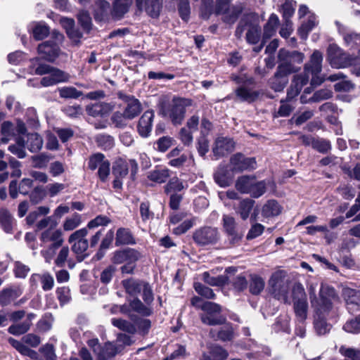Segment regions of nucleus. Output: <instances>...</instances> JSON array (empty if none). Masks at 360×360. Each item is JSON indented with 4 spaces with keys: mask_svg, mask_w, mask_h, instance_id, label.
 <instances>
[{
    "mask_svg": "<svg viewBox=\"0 0 360 360\" xmlns=\"http://www.w3.org/2000/svg\"><path fill=\"white\" fill-rule=\"evenodd\" d=\"M312 148L319 153H326L331 148L330 143L325 139L315 138L313 141Z\"/></svg>",
    "mask_w": 360,
    "mask_h": 360,
    "instance_id": "nucleus-59",
    "label": "nucleus"
},
{
    "mask_svg": "<svg viewBox=\"0 0 360 360\" xmlns=\"http://www.w3.org/2000/svg\"><path fill=\"white\" fill-rule=\"evenodd\" d=\"M254 204L255 200L252 199H243L239 202L238 205L235 208L236 212L240 215L242 219L245 220L249 217L254 207Z\"/></svg>",
    "mask_w": 360,
    "mask_h": 360,
    "instance_id": "nucleus-28",
    "label": "nucleus"
},
{
    "mask_svg": "<svg viewBox=\"0 0 360 360\" xmlns=\"http://www.w3.org/2000/svg\"><path fill=\"white\" fill-rule=\"evenodd\" d=\"M69 78V74L58 68L53 67L48 75L44 77L41 79V84L45 87L51 86L58 83L65 82L68 81Z\"/></svg>",
    "mask_w": 360,
    "mask_h": 360,
    "instance_id": "nucleus-12",
    "label": "nucleus"
},
{
    "mask_svg": "<svg viewBox=\"0 0 360 360\" xmlns=\"http://www.w3.org/2000/svg\"><path fill=\"white\" fill-rule=\"evenodd\" d=\"M30 326H31L29 325V321H24L22 323L11 325L8 328V331L12 335H20L27 332Z\"/></svg>",
    "mask_w": 360,
    "mask_h": 360,
    "instance_id": "nucleus-52",
    "label": "nucleus"
},
{
    "mask_svg": "<svg viewBox=\"0 0 360 360\" xmlns=\"http://www.w3.org/2000/svg\"><path fill=\"white\" fill-rule=\"evenodd\" d=\"M81 223V215L75 213L71 217L65 219L63 224V228L66 231H72L77 228Z\"/></svg>",
    "mask_w": 360,
    "mask_h": 360,
    "instance_id": "nucleus-47",
    "label": "nucleus"
},
{
    "mask_svg": "<svg viewBox=\"0 0 360 360\" xmlns=\"http://www.w3.org/2000/svg\"><path fill=\"white\" fill-rule=\"evenodd\" d=\"M228 355L226 350L216 345L210 347V354L203 353L201 360H225Z\"/></svg>",
    "mask_w": 360,
    "mask_h": 360,
    "instance_id": "nucleus-26",
    "label": "nucleus"
},
{
    "mask_svg": "<svg viewBox=\"0 0 360 360\" xmlns=\"http://www.w3.org/2000/svg\"><path fill=\"white\" fill-rule=\"evenodd\" d=\"M69 252L70 250L68 246H64L60 250L54 260V263L58 267L65 266V262L68 261Z\"/></svg>",
    "mask_w": 360,
    "mask_h": 360,
    "instance_id": "nucleus-62",
    "label": "nucleus"
},
{
    "mask_svg": "<svg viewBox=\"0 0 360 360\" xmlns=\"http://www.w3.org/2000/svg\"><path fill=\"white\" fill-rule=\"evenodd\" d=\"M266 191V184L264 181H257L256 179L252 184V186L250 188V192L247 194H250L254 198H259Z\"/></svg>",
    "mask_w": 360,
    "mask_h": 360,
    "instance_id": "nucleus-53",
    "label": "nucleus"
},
{
    "mask_svg": "<svg viewBox=\"0 0 360 360\" xmlns=\"http://www.w3.org/2000/svg\"><path fill=\"white\" fill-rule=\"evenodd\" d=\"M0 225L7 233H10L12 231V217L10 213L6 210H0Z\"/></svg>",
    "mask_w": 360,
    "mask_h": 360,
    "instance_id": "nucleus-51",
    "label": "nucleus"
},
{
    "mask_svg": "<svg viewBox=\"0 0 360 360\" xmlns=\"http://www.w3.org/2000/svg\"><path fill=\"white\" fill-rule=\"evenodd\" d=\"M108 160L105 159L104 155L98 153L90 156L88 163V167L91 170H95L99 168L101 165L105 162Z\"/></svg>",
    "mask_w": 360,
    "mask_h": 360,
    "instance_id": "nucleus-56",
    "label": "nucleus"
},
{
    "mask_svg": "<svg viewBox=\"0 0 360 360\" xmlns=\"http://www.w3.org/2000/svg\"><path fill=\"white\" fill-rule=\"evenodd\" d=\"M193 101L189 98H174L162 109L164 116L168 117L173 124H181L184 120L186 109L192 105Z\"/></svg>",
    "mask_w": 360,
    "mask_h": 360,
    "instance_id": "nucleus-2",
    "label": "nucleus"
},
{
    "mask_svg": "<svg viewBox=\"0 0 360 360\" xmlns=\"http://www.w3.org/2000/svg\"><path fill=\"white\" fill-rule=\"evenodd\" d=\"M133 4V0H115L113 3L111 15L113 18L119 20L127 13Z\"/></svg>",
    "mask_w": 360,
    "mask_h": 360,
    "instance_id": "nucleus-21",
    "label": "nucleus"
},
{
    "mask_svg": "<svg viewBox=\"0 0 360 360\" xmlns=\"http://www.w3.org/2000/svg\"><path fill=\"white\" fill-rule=\"evenodd\" d=\"M134 243V238L129 229L124 228L118 229L115 238V245L117 246L121 245H131Z\"/></svg>",
    "mask_w": 360,
    "mask_h": 360,
    "instance_id": "nucleus-29",
    "label": "nucleus"
},
{
    "mask_svg": "<svg viewBox=\"0 0 360 360\" xmlns=\"http://www.w3.org/2000/svg\"><path fill=\"white\" fill-rule=\"evenodd\" d=\"M202 279L206 283L212 286H223L228 281V277L225 275L212 276L207 271L202 274Z\"/></svg>",
    "mask_w": 360,
    "mask_h": 360,
    "instance_id": "nucleus-40",
    "label": "nucleus"
},
{
    "mask_svg": "<svg viewBox=\"0 0 360 360\" xmlns=\"http://www.w3.org/2000/svg\"><path fill=\"white\" fill-rule=\"evenodd\" d=\"M308 81L309 77L305 75H295L292 81V84L289 89L288 90L287 98L290 100L297 96L300 94L303 86L306 85Z\"/></svg>",
    "mask_w": 360,
    "mask_h": 360,
    "instance_id": "nucleus-19",
    "label": "nucleus"
},
{
    "mask_svg": "<svg viewBox=\"0 0 360 360\" xmlns=\"http://www.w3.org/2000/svg\"><path fill=\"white\" fill-rule=\"evenodd\" d=\"M154 118L153 111H146L141 117L138 124V131L143 137H147L151 131L152 123Z\"/></svg>",
    "mask_w": 360,
    "mask_h": 360,
    "instance_id": "nucleus-17",
    "label": "nucleus"
},
{
    "mask_svg": "<svg viewBox=\"0 0 360 360\" xmlns=\"http://www.w3.org/2000/svg\"><path fill=\"white\" fill-rule=\"evenodd\" d=\"M316 24V18L314 15H310L307 22H303L298 30L301 37L306 39L308 33L313 29Z\"/></svg>",
    "mask_w": 360,
    "mask_h": 360,
    "instance_id": "nucleus-54",
    "label": "nucleus"
},
{
    "mask_svg": "<svg viewBox=\"0 0 360 360\" xmlns=\"http://www.w3.org/2000/svg\"><path fill=\"white\" fill-rule=\"evenodd\" d=\"M120 348L117 347L115 343L108 342L103 347H101V350L97 354L98 360H108L120 352Z\"/></svg>",
    "mask_w": 360,
    "mask_h": 360,
    "instance_id": "nucleus-23",
    "label": "nucleus"
},
{
    "mask_svg": "<svg viewBox=\"0 0 360 360\" xmlns=\"http://www.w3.org/2000/svg\"><path fill=\"white\" fill-rule=\"evenodd\" d=\"M52 36L54 41H46L38 46L39 53L49 62H53L59 56L60 49L58 44L63 39V34L56 31L52 32Z\"/></svg>",
    "mask_w": 360,
    "mask_h": 360,
    "instance_id": "nucleus-5",
    "label": "nucleus"
},
{
    "mask_svg": "<svg viewBox=\"0 0 360 360\" xmlns=\"http://www.w3.org/2000/svg\"><path fill=\"white\" fill-rule=\"evenodd\" d=\"M35 277L39 278L41 283V288L44 291L51 290L54 285V278L51 274L46 272L42 274H34L32 276L31 279Z\"/></svg>",
    "mask_w": 360,
    "mask_h": 360,
    "instance_id": "nucleus-43",
    "label": "nucleus"
},
{
    "mask_svg": "<svg viewBox=\"0 0 360 360\" xmlns=\"http://www.w3.org/2000/svg\"><path fill=\"white\" fill-rule=\"evenodd\" d=\"M145 281L129 278L122 281V284L127 294L131 296H136L143 288Z\"/></svg>",
    "mask_w": 360,
    "mask_h": 360,
    "instance_id": "nucleus-25",
    "label": "nucleus"
},
{
    "mask_svg": "<svg viewBox=\"0 0 360 360\" xmlns=\"http://www.w3.org/2000/svg\"><path fill=\"white\" fill-rule=\"evenodd\" d=\"M327 60L334 68H345L360 64V51L354 56L344 51L335 44H330L327 49Z\"/></svg>",
    "mask_w": 360,
    "mask_h": 360,
    "instance_id": "nucleus-1",
    "label": "nucleus"
},
{
    "mask_svg": "<svg viewBox=\"0 0 360 360\" xmlns=\"http://www.w3.org/2000/svg\"><path fill=\"white\" fill-rule=\"evenodd\" d=\"M279 20L276 15L271 14L268 22L264 27L263 41L266 42L267 39L271 38L276 32V28L278 24Z\"/></svg>",
    "mask_w": 360,
    "mask_h": 360,
    "instance_id": "nucleus-31",
    "label": "nucleus"
},
{
    "mask_svg": "<svg viewBox=\"0 0 360 360\" xmlns=\"http://www.w3.org/2000/svg\"><path fill=\"white\" fill-rule=\"evenodd\" d=\"M343 329L348 333H358L360 332V314L354 319L348 321L343 326Z\"/></svg>",
    "mask_w": 360,
    "mask_h": 360,
    "instance_id": "nucleus-61",
    "label": "nucleus"
},
{
    "mask_svg": "<svg viewBox=\"0 0 360 360\" xmlns=\"http://www.w3.org/2000/svg\"><path fill=\"white\" fill-rule=\"evenodd\" d=\"M236 96L240 101L251 103L259 96V92L249 87L248 84H244L236 89Z\"/></svg>",
    "mask_w": 360,
    "mask_h": 360,
    "instance_id": "nucleus-20",
    "label": "nucleus"
},
{
    "mask_svg": "<svg viewBox=\"0 0 360 360\" xmlns=\"http://www.w3.org/2000/svg\"><path fill=\"white\" fill-rule=\"evenodd\" d=\"M194 288L195 290L201 296L204 297L206 299H214L215 298V294L214 293L213 290L202 285L200 283H194Z\"/></svg>",
    "mask_w": 360,
    "mask_h": 360,
    "instance_id": "nucleus-60",
    "label": "nucleus"
},
{
    "mask_svg": "<svg viewBox=\"0 0 360 360\" xmlns=\"http://www.w3.org/2000/svg\"><path fill=\"white\" fill-rule=\"evenodd\" d=\"M1 133L2 135L1 141L7 143L15 136V129L13 123L9 121L4 122L1 127Z\"/></svg>",
    "mask_w": 360,
    "mask_h": 360,
    "instance_id": "nucleus-42",
    "label": "nucleus"
},
{
    "mask_svg": "<svg viewBox=\"0 0 360 360\" xmlns=\"http://www.w3.org/2000/svg\"><path fill=\"white\" fill-rule=\"evenodd\" d=\"M130 168L131 175L135 176L138 171V164L135 160L131 159L127 162L119 158L115 161L112 165V174L115 177L124 178L129 173Z\"/></svg>",
    "mask_w": 360,
    "mask_h": 360,
    "instance_id": "nucleus-10",
    "label": "nucleus"
},
{
    "mask_svg": "<svg viewBox=\"0 0 360 360\" xmlns=\"http://www.w3.org/2000/svg\"><path fill=\"white\" fill-rule=\"evenodd\" d=\"M309 296L312 306L316 308H322L324 311H330L332 309V300L335 297V292L333 288L322 283L319 299H316L314 288L311 285L309 288Z\"/></svg>",
    "mask_w": 360,
    "mask_h": 360,
    "instance_id": "nucleus-3",
    "label": "nucleus"
},
{
    "mask_svg": "<svg viewBox=\"0 0 360 360\" xmlns=\"http://www.w3.org/2000/svg\"><path fill=\"white\" fill-rule=\"evenodd\" d=\"M126 102L127 106L125 107L124 112L128 119L132 120L141 112V105L139 100L134 97H127Z\"/></svg>",
    "mask_w": 360,
    "mask_h": 360,
    "instance_id": "nucleus-22",
    "label": "nucleus"
},
{
    "mask_svg": "<svg viewBox=\"0 0 360 360\" xmlns=\"http://www.w3.org/2000/svg\"><path fill=\"white\" fill-rule=\"evenodd\" d=\"M129 307L131 310L144 316H149L153 314V309L150 305L146 304L145 305L136 297L129 302Z\"/></svg>",
    "mask_w": 360,
    "mask_h": 360,
    "instance_id": "nucleus-30",
    "label": "nucleus"
},
{
    "mask_svg": "<svg viewBox=\"0 0 360 360\" xmlns=\"http://www.w3.org/2000/svg\"><path fill=\"white\" fill-rule=\"evenodd\" d=\"M110 110V107L106 103H96L86 107L87 113L93 117L103 116Z\"/></svg>",
    "mask_w": 360,
    "mask_h": 360,
    "instance_id": "nucleus-36",
    "label": "nucleus"
},
{
    "mask_svg": "<svg viewBox=\"0 0 360 360\" xmlns=\"http://www.w3.org/2000/svg\"><path fill=\"white\" fill-rule=\"evenodd\" d=\"M241 11L236 6H229L227 11L224 13H221L223 15V20L229 24L234 23L238 18Z\"/></svg>",
    "mask_w": 360,
    "mask_h": 360,
    "instance_id": "nucleus-49",
    "label": "nucleus"
},
{
    "mask_svg": "<svg viewBox=\"0 0 360 360\" xmlns=\"http://www.w3.org/2000/svg\"><path fill=\"white\" fill-rule=\"evenodd\" d=\"M40 240L44 245L51 243V245L61 246L63 243L62 231L51 227L41 233Z\"/></svg>",
    "mask_w": 360,
    "mask_h": 360,
    "instance_id": "nucleus-15",
    "label": "nucleus"
},
{
    "mask_svg": "<svg viewBox=\"0 0 360 360\" xmlns=\"http://www.w3.org/2000/svg\"><path fill=\"white\" fill-rule=\"evenodd\" d=\"M235 172H232V167L228 169L226 166H220L214 174V179L221 187L229 186L233 180Z\"/></svg>",
    "mask_w": 360,
    "mask_h": 360,
    "instance_id": "nucleus-16",
    "label": "nucleus"
},
{
    "mask_svg": "<svg viewBox=\"0 0 360 360\" xmlns=\"http://www.w3.org/2000/svg\"><path fill=\"white\" fill-rule=\"evenodd\" d=\"M51 158V156L46 153H41L39 155L32 156V160L33 166L36 168H44L47 166Z\"/></svg>",
    "mask_w": 360,
    "mask_h": 360,
    "instance_id": "nucleus-58",
    "label": "nucleus"
},
{
    "mask_svg": "<svg viewBox=\"0 0 360 360\" xmlns=\"http://www.w3.org/2000/svg\"><path fill=\"white\" fill-rule=\"evenodd\" d=\"M269 285L272 294L276 299L284 302H287L290 289L289 282L282 276L281 273L274 274L269 280Z\"/></svg>",
    "mask_w": 360,
    "mask_h": 360,
    "instance_id": "nucleus-7",
    "label": "nucleus"
},
{
    "mask_svg": "<svg viewBox=\"0 0 360 360\" xmlns=\"http://www.w3.org/2000/svg\"><path fill=\"white\" fill-rule=\"evenodd\" d=\"M49 33V28L44 24L38 23L37 24L33 30V37L37 40H41L48 36Z\"/></svg>",
    "mask_w": 360,
    "mask_h": 360,
    "instance_id": "nucleus-55",
    "label": "nucleus"
},
{
    "mask_svg": "<svg viewBox=\"0 0 360 360\" xmlns=\"http://www.w3.org/2000/svg\"><path fill=\"white\" fill-rule=\"evenodd\" d=\"M342 295L345 300L349 311L353 312L359 310L360 307V290L349 288L342 290Z\"/></svg>",
    "mask_w": 360,
    "mask_h": 360,
    "instance_id": "nucleus-14",
    "label": "nucleus"
},
{
    "mask_svg": "<svg viewBox=\"0 0 360 360\" xmlns=\"http://www.w3.org/2000/svg\"><path fill=\"white\" fill-rule=\"evenodd\" d=\"M221 237L218 229L212 226H203L196 229L193 234L194 242L200 246L214 245Z\"/></svg>",
    "mask_w": 360,
    "mask_h": 360,
    "instance_id": "nucleus-6",
    "label": "nucleus"
},
{
    "mask_svg": "<svg viewBox=\"0 0 360 360\" xmlns=\"http://www.w3.org/2000/svg\"><path fill=\"white\" fill-rule=\"evenodd\" d=\"M8 341L11 345L21 354L27 356L32 359H37L38 358V354L35 351L25 345V343L22 340L18 341L13 338H9Z\"/></svg>",
    "mask_w": 360,
    "mask_h": 360,
    "instance_id": "nucleus-27",
    "label": "nucleus"
},
{
    "mask_svg": "<svg viewBox=\"0 0 360 360\" xmlns=\"http://www.w3.org/2000/svg\"><path fill=\"white\" fill-rule=\"evenodd\" d=\"M28 149L35 153L41 150L43 146V139L40 135L37 133L30 134L27 139Z\"/></svg>",
    "mask_w": 360,
    "mask_h": 360,
    "instance_id": "nucleus-44",
    "label": "nucleus"
},
{
    "mask_svg": "<svg viewBox=\"0 0 360 360\" xmlns=\"http://www.w3.org/2000/svg\"><path fill=\"white\" fill-rule=\"evenodd\" d=\"M218 338L222 341L231 340L234 337L233 329L229 324L224 326L218 332Z\"/></svg>",
    "mask_w": 360,
    "mask_h": 360,
    "instance_id": "nucleus-64",
    "label": "nucleus"
},
{
    "mask_svg": "<svg viewBox=\"0 0 360 360\" xmlns=\"http://www.w3.org/2000/svg\"><path fill=\"white\" fill-rule=\"evenodd\" d=\"M280 64L278 66L277 71L283 76L288 77V75L296 72L299 68H296L289 60H278Z\"/></svg>",
    "mask_w": 360,
    "mask_h": 360,
    "instance_id": "nucleus-45",
    "label": "nucleus"
},
{
    "mask_svg": "<svg viewBox=\"0 0 360 360\" xmlns=\"http://www.w3.org/2000/svg\"><path fill=\"white\" fill-rule=\"evenodd\" d=\"M235 147V143L231 139L226 137H218L214 142L212 153L216 159H219L231 153Z\"/></svg>",
    "mask_w": 360,
    "mask_h": 360,
    "instance_id": "nucleus-11",
    "label": "nucleus"
},
{
    "mask_svg": "<svg viewBox=\"0 0 360 360\" xmlns=\"http://www.w3.org/2000/svg\"><path fill=\"white\" fill-rule=\"evenodd\" d=\"M111 323L115 327L128 333L134 334L136 332V326L127 320L113 318Z\"/></svg>",
    "mask_w": 360,
    "mask_h": 360,
    "instance_id": "nucleus-39",
    "label": "nucleus"
},
{
    "mask_svg": "<svg viewBox=\"0 0 360 360\" xmlns=\"http://www.w3.org/2000/svg\"><path fill=\"white\" fill-rule=\"evenodd\" d=\"M278 60H289L290 62L301 63L304 60V54L302 53L294 51L290 52L285 49H281L278 56Z\"/></svg>",
    "mask_w": 360,
    "mask_h": 360,
    "instance_id": "nucleus-34",
    "label": "nucleus"
},
{
    "mask_svg": "<svg viewBox=\"0 0 360 360\" xmlns=\"http://www.w3.org/2000/svg\"><path fill=\"white\" fill-rule=\"evenodd\" d=\"M294 310L296 316L300 321L307 318L308 304L307 300L293 302Z\"/></svg>",
    "mask_w": 360,
    "mask_h": 360,
    "instance_id": "nucleus-46",
    "label": "nucleus"
},
{
    "mask_svg": "<svg viewBox=\"0 0 360 360\" xmlns=\"http://www.w3.org/2000/svg\"><path fill=\"white\" fill-rule=\"evenodd\" d=\"M59 95L63 98H78L82 95V92L73 86H63L58 89Z\"/></svg>",
    "mask_w": 360,
    "mask_h": 360,
    "instance_id": "nucleus-48",
    "label": "nucleus"
},
{
    "mask_svg": "<svg viewBox=\"0 0 360 360\" xmlns=\"http://www.w3.org/2000/svg\"><path fill=\"white\" fill-rule=\"evenodd\" d=\"M230 166L232 167V172L238 173L255 169L257 162L255 158H246L242 153H238L231 157Z\"/></svg>",
    "mask_w": 360,
    "mask_h": 360,
    "instance_id": "nucleus-9",
    "label": "nucleus"
},
{
    "mask_svg": "<svg viewBox=\"0 0 360 360\" xmlns=\"http://www.w3.org/2000/svg\"><path fill=\"white\" fill-rule=\"evenodd\" d=\"M281 212L279 204L274 200L267 201L263 206L262 213L265 217H270L278 215Z\"/></svg>",
    "mask_w": 360,
    "mask_h": 360,
    "instance_id": "nucleus-35",
    "label": "nucleus"
},
{
    "mask_svg": "<svg viewBox=\"0 0 360 360\" xmlns=\"http://www.w3.org/2000/svg\"><path fill=\"white\" fill-rule=\"evenodd\" d=\"M260 33L261 29L259 25H251L246 33L247 41L252 44H257L260 39Z\"/></svg>",
    "mask_w": 360,
    "mask_h": 360,
    "instance_id": "nucleus-50",
    "label": "nucleus"
},
{
    "mask_svg": "<svg viewBox=\"0 0 360 360\" xmlns=\"http://www.w3.org/2000/svg\"><path fill=\"white\" fill-rule=\"evenodd\" d=\"M255 177L253 176H241L238 178L236 182V188L241 193H248L252 186Z\"/></svg>",
    "mask_w": 360,
    "mask_h": 360,
    "instance_id": "nucleus-33",
    "label": "nucleus"
},
{
    "mask_svg": "<svg viewBox=\"0 0 360 360\" xmlns=\"http://www.w3.org/2000/svg\"><path fill=\"white\" fill-rule=\"evenodd\" d=\"M146 12L152 18L159 16L162 8V0H146Z\"/></svg>",
    "mask_w": 360,
    "mask_h": 360,
    "instance_id": "nucleus-41",
    "label": "nucleus"
},
{
    "mask_svg": "<svg viewBox=\"0 0 360 360\" xmlns=\"http://www.w3.org/2000/svg\"><path fill=\"white\" fill-rule=\"evenodd\" d=\"M322 53L316 50L311 56L309 63L304 65V72L302 75H305L309 78V75H311V84H320L322 80H319L317 75L321 72L322 70Z\"/></svg>",
    "mask_w": 360,
    "mask_h": 360,
    "instance_id": "nucleus-8",
    "label": "nucleus"
},
{
    "mask_svg": "<svg viewBox=\"0 0 360 360\" xmlns=\"http://www.w3.org/2000/svg\"><path fill=\"white\" fill-rule=\"evenodd\" d=\"M288 82V78L278 72L269 80V85L275 91H282Z\"/></svg>",
    "mask_w": 360,
    "mask_h": 360,
    "instance_id": "nucleus-32",
    "label": "nucleus"
},
{
    "mask_svg": "<svg viewBox=\"0 0 360 360\" xmlns=\"http://www.w3.org/2000/svg\"><path fill=\"white\" fill-rule=\"evenodd\" d=\"M169 176V170L167 168H156L148 174V179L158 184L164 183Z\"/></svg>",
    "mask_w": 360,
    "mask_h": 360,
    "instance_id": "nucleus-37",
    "label": "nucleus"
},
{
    "mask_svg": "<svg viewBox=\"0 0 360 360\" xmlns=\"http://www.w3.org/2000/svg\"><path fill=\"white\" fill-rule=\"evenodd\" d=\"M96 142L98 146L105 150L110 149L114 146V139L107 134H100L97 136Z\"/></svg>",
    "mask_w": 360,
    "mask_h": 360,
    "instance_id": "nucleus-63",
    "label": "nucleus"
},
{
    "mask_svg": "<svg viewBox=\"0 0 360 360\" xmlns=\"http://www.w3.org/2000/svg\"><path fill=\"white\" fill-rule=\"evenodd\" d=\"M200 309L204 311L200 314L202 322L209 326H216L224 324L226 322V318L221 314V307L219 304L205 302L202 304Z\"/></svg>",
    "mask_w": 360,
    "mask_h": 360,
    "instance_id": "nucleus-4",
    "label": "nucleus"
},
{
    "mask_svg": "<svg viewBox=\"0 0 360 360\" xmlns=\"http://www.w3.org/2000/svg\"><path fill=\"white\" fill-rule=\"evenodd\" d=\"M335 23L338 27V32L342 35L343 39L347 45L360 44V34L349 30L347 27L342 25L338 22H336Z\"/></svg>",
    "mask_w": 360,
    "mask_h": 360,
    "instance_id": "nucleus-24",
    "label": "nucleus"
},
{
    "mask_svg": "<svg viewBox=\"0 0 360 360\" xmlns=\"http://www.w3.org/2000/svg\"><path fill=\"white\" fill-rule=\"evenodd\" d=\"M316 312L314 317V328L319 335H324L330 331L331 326L328 324L325 318V314L328 311H324L322 308H316Z\"/></svg>",
    "mask_w": 360,
    "mask_h": 360,
    "instance_id": "nucleus-18",
    "label": "nucleus"
},
{
    "mask_svg": "<svg viewBox=\"0 0 360 360\" xmlns=\"http://www.w3.org/2000/svg\"><path fill=\"white\" fill-rule=\"evenodd\" d=\"M264 285L262 278L256 274L250 275L249 289L252 295H259L264 290Z\"/></svg>",
    "mask_w": 360,
    "mask_h": 360,
    "instance_id": "nucleus-38",
    "label": "nucleus"
},
{
    "mask_svg": "<svg viewBox=\"0 0 360 360\" xmlns=\"http://www.w3.org/2000/svg\"><path fill=\"white\" fill-rule=\"evenodd\" d=\"M141 257V254L136 250L127 248L123 250H118L114 252L112 262L114 264H122L124 262H136Z\"/></svg>",
    "mask_w": 360,
    "mask_h": 360,
    "instance_id": "nucleus-13",
    "label": "nucleus"
},
{
    "mask_svg": "<svg viewBox=\"0 0 360 360\" xmlns=\"http://www.w3.org/2000/svg\"><path fill=\"white\" fill-rule=\"evenodd\" d=\"M87 234L88 228H83L75 231L69 236L68 243L73 245L75 243H79L80 241L87 240L86 238Z\"/></svg>",
    "mask_w": 360,
    "mask_h": 360,
    "instance_id": "nucleus-57",
    "label": "nucleus"
}]
</instances>
